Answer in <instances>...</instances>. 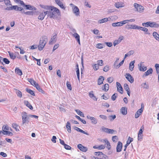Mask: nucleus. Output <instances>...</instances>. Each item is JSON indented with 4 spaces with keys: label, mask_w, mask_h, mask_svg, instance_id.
Here are the masks:
<instances>
[{
    "label": "nucleus",
    "mask_w": 159,
    "mask_h": 159,
    "mask_svg": "<svg viewBox=\"0 0 159 159\" xmlns=\"http://www.w3.org/2000/svg\"><path fill=\"white\" fill-rule=\"evenodd\" d=\"M124 89L126 91L130 90L127 84H124Z\"/></svg>",
    "instance_id": "obj_47"
},
{
    "label": "nucleus",
    "mask_w": 159,
    "mask_h": 159,
    "mask_svg": "<svg viewBox=\"0 0 159 159\" xmlns=\"http://www.w3.org/2000/svg\"><path fill=\"white\" fill-rule=\"evenodd\" d=\"M97 65L99 66H102L103 65V61L102 60H98L97 61Z\"/></svg>",
    "instance_id": "obj_46"
},
{
    "label": "nucleus",
    "mask_w": 159,
    "mask_h": 159,
    "mask_svg": "<svg viewBox=\"0 0 159 159\" xmlns=\"http://www.w3.org/2000/svg\"><path fill=\"white\" fill-rule=\"evenodd\" d=\"M26 90L27 92H28L32 95L35 96V94L33 90L28 88H27Z\"/></svg>",
    "instance_id": "obj_34"
},
{
    "label": "nucleus",
    "mask_w": 159,
    "mask_h": 159,
    "mask_svg": "<svg viewBox=\"0 0 159 159\" xmlns=\"http://www.w3.org/2000/svg\"><path fill=\"white\" fill-rule=\"evenodd\" d=\"M135 62V61H131L129 64V69L131 71H132L133 70L134 68V63Z\"/></svg>",
    "instance_id": "obj_24"
},
{
    "label": "nucleus",
    "mask_w": 159,
    "mask_h": 159,
    "mask_svg": "<svg viewBox=\"0 0 159 159\" xmlns=\"http://www.w3.org/2000/svg\"><path fill=\"white\" fill-rule=\"evenodd\" d=\"M22 122L23 124L28 123L29 122V120L31 117L30 115H27L25 112H23L21 113Z\"/></svg>",
    "instance_id": "obj_3"
},
{
    "label": "nucleus",
    "mask_w": 159,
    "mask_h": 159,
    "mask_svg": "<svg viewBox=\"0 0 159 159\" xmlns=\"http://www.w3.org/2000/svg\"><path fill=\"white\" fill-rule=\"evenodd\" d=\"M103 141L105 142V146L106 147V148L110 150L111 148V146L109 142L108 141V140L107 139H105Z\"/></svg>",
    "instance_id": "obj_17"
},
{
    "label": "nucleus",
    "mask_w": 159,
    "mask_h": 159,
    "mask_svg": "<svg viewBox=\"0 0 159 159\" xmlns=\"http://www.w3.org/2000/svg\"><path fill=\"white\" fill-rule=\"evenodd\" d=\"M36 89L40 92L43 93H44V91L43 90H42V89L40 88L39 85L38 84H37V85L35 86Z\"/></svg>",
    "instance_id": "obj_32"
},
{
    "label": "nucleus",
    "mask_w": 159,
    "mask_h": 159,
    "mask_svg": "<svg viewBox=\"0 0 159 159\" xmlns=\"http://www.w3.org/2000/svg\"><path fill=\"white\" fill-rule=\"evenodd\" d=\"M133 139L131 138L130 137H129L128 138V139L126 141V144L127 145H129V144L133 141Z\"/></svg>",
    "instance_id": "obj_39"
},
{
    "label": "nucleus",
    "mask_w": 159,
    "mask_h": 159,
    "mask_svg": "<svg viewBox=\"0 0 159 159\" xmlns=\"http://www.w3.org/2000/svg\"><path fill=\"white\" fill-rule=\"evenodd\" d=\"M125 28L129 30L130 29H134L138 30V26L135 25H129L127 24L125 26Z\"/></svg>",
    "instance_id": "obj_8"
},
{
    "label": "nucleus",
    "mask_w": 159,
    "mask_h": 159,
    "mask_svg": "<svg viewBox=\"0 0 159 159\" xmlns=\"http://www.w3.org/2000/svg\"><path fill=\"white\" fill-rule=\"evenodd\" d=\"M3 131L2 134L5 135L11 136L13 135V133L12 132L4 130H2Z\"/></svg>",
    "instance_id": "obj_23"
},
{
    "label": "nucleus",
    "mask_w": 159,
    "mask_h": 159,
    "mask_svg": "<svg viewBox=\"0 0 159 159\" xmlns=\"http://www.w3.org/2000/svg\"><path fill=\"white\" fill-rule=\"evenodd\" d=\"M48 38L46 36H43L40 38L39 44L38 45V48L39 50L41 51L43 49L48 42Z\"/></svg>",
    "instance_id": "obj_2"
},
{
    "label": "nucleus",
    "mask_w": 159,
    "mask_h": 159,
    "mask_svg": "<svg viewBox=\"0 0 159 159\" xmlns=\"http://www.w3.org/2000/svg\"><path fill=\"white\" fill-rule=\"evenodd\" d=\"M77 147L80 151L83 152H86L88 150V149L86 147L82 146L81 144H78Z\"/></svg>",
    "instance_id": "obj_11"
},
{
    "label": "nucleus",
    "mask_w": 159,
    "mask_h": 159,
    "mask_svg": "<svg viewBox=\"0 0 159 159\" xmlns=\"http://www.w3.org/2000/svg\"><path fill=\"white\" fill-rule=\"evenodd\" d=\"M40 6L42 8L48 10L46 11L48 17H49L51 18H55L57 14L58 15L60 14V11L59 9L54 7L42 5H40Z\"/></svg>",
    "instance_id": "obj_1"
},
{
    "label": "nucleus",
    "mask_w": 159,
    "mask_h": 159,
    "mask_svg": "<svg viewBox=\"0 0 159 159\" xmlns=\"http://www.w3.org/2000/svg\"><path fill=\"white\" fill-rule=\"evenodd\" d=\"M149 26L151 27L158 28L159 27L158 24L154 22L149 21Z\"/></svg>",
    "instance_id": "obj_12"
},
{
    "label": "nucleus",
    "mask_w": 159,
    "mask_h": 159,
    "mask_svg": "<svg viewBox=\"0 0 159 159\" xmlns=\"http://www.w3.org/2000/svg\"><path fill=\"white\" fill-rule=\"evenodd\" d=\"M9 128L11 129V128H10L9 126L7 125H4L2 128V129H9Z\"/></svg>",
    "instance_id": "obj_60"
},
{
    "label": "nucleus",
    "mask_w": 159,
    "mask_h": 159,
    "mask_svg": "<svg viewBox=\"0 0 159 159\" xmlns=\"http://www.w3.org/2000/svg\"><path fill=\"white\" fill-rule=\"evenodd\" d=\"M12 127L13 128L15 129H18L19 126L16 123H13L12 124Z\"/></svg>",
    "instance_id": "obj_61"
},
{
    "label": "nucleus",
    "mask_w": 159,
    "mask_h": 159,
    "mask_svg": "<svg viewBox=\"0 0 159 159\" xmlns=\"http://www.w3.org/2000/svg\"><path fill=\"white\" fill-rule=\"evenodd\" d=\"M25 15H33L34 14V12L33 11H28L24 12Z\"/></svg>",
    "instance_id": "obj_54"
},
{
    "label": "nucleus",
    "mask_w": 159,
    "mask_h": 159,
    "mask_svg": "<svg viewBox=\"0 0 159 159\" xmlns=\"http://www.w3.org/2000/svg\"><path fill=\"white\" fill-rule=\"evenodd\" d=\"M26 7V9L29 10H36V8L35 7H33L32 6L29 5H25V6Z\"/></svg>",
    "instance_id": "obj_19"
},
{
    "label": "nucleus",
    "mask_w": 159,
    "mask_h": 159,
    "mask_svg": "<svg viewBox=\"0 0 159 159\" xmlns=\"http://www.w3.org/2000/svg\"><path fill=\"white\" fill-rule=\"evenodd\" d=\"M155 67L156 68L157 73L158 74L159 73V64H156L155 65Z\"/></svg>",
    "instance_id": "obj_53"
},
{
    "label": "nucleus",
    "mask_w": 159,
    "mask_h": 159,
    "mask_svg": "<svg viewBox=\"0 0 159 159\" xmlns=\"http://www.w3.org/2000/svg\"><path fill=\"white\" fill-rule=\"evenodd\" d=\"M117 90L121 94H122L123 93V91L121 86L117 88Z\"/></svg>",
    "instance_id": "obj_45"
},
{
    "label": "nucleus",
    "mask_w": 159,
    "mask_h": 159,
    "mask_svg": "<svg viewBox=\"0 0 159 159\" xmlns=\"http://www.w3.org/2000/svg\"><path fill=\"white\" fill-rule=\"evenodd\" d=\"M3 61L6 64H8L10 63V61L7 58H4L3 59Z\"/></svg>",
    "instance_id": "obj_57"
},
{
    "label": "nucleus",
    "mask_w": 159,
    "mask_h": 159,
    "mask_svg": "<svg viewBox=\"0 0 159 159\" xmlns=\"http://www.w3.org/2000/svg\"><path fill=\"white\" fill-rule=\"evenodd\" d=\"M97 148H98V149L101 150L104 149L105 148V146L103 145H101L98 146Z\"/></svg>",
    "instance_id": "obj_64"
},
{
    "label": "nucleus",
    "mask_w": 159,
    "mask_h": 159,
    "mask_svg": "<svg viewBox=\"0 0 159 159\" xmlns=\"http://www.w3.org/2000/svg\"><path fill=\"white\" fill-rule=\"evenodd\" d=\"M118 140V137L116 136H115L112 137V140L114 142H116Z\"/></svg>",
    "instance_id": "obj_56"
},
{
    "label": "nucleus",
    "mask_w": 159,
    "mask_h": 159,
    "mask_svg": "<svg viewBox=\"0 0 159 159\" xmlns=\"http://www.w3.org/2000/svg\"><path fill=\"white\" fill-rule=\"evenodd\" d=\"M66 86L68 89L70 90H72V88L70 83L68 81L66 82Z\"/></svg>",
    "instance_id": "obj_50"
},
{
    "label": "nucleus",
    "mask_w": 159,
    "mask_h": 159,
    "mask_svg": "<svg viewBox=\"0 0 159 159\" xmlns=\"http://www.w3.org/2000/svg\"><path fill=\"white\" fill-rule=\"evenodd\" d=\"M125 59H123L122 61L119 63L118 64V65L117 66V68H118L120 66L122 65L124 62V61Z\"/></svg>",
    "instance_id": "obj_63"
},
{
    "label": "nucleus",
    "mask_w": 159,
    "mask_h": 159,
    "mask_svg": "<svg viewBox=\"0 0 159 159\" xmlns=\"http://www.w3.org/2000/svg\"><path fill=\"white\" fill-rule=\"evenodd\" d=\"M102 155H103V153L101 152H94V155L96 156L101 157Z\"/></svg>",
    "instance_id": "obj_49"
},
{
    "label": "nucleus",
    "mask_w": 159,
    "mask_h": 159,
    "mask_svg": "<svg viewBox=\"0 0 159 159\" xmlns=\"http://www.w3.org/2000/svg\"><path fill=\"white\" fill-rule=\"evenodd\" d=\"M57 34H56L53 36L51 38V40L49 43V44H52L53 43H54L56 42L57 40Z\"/></svg>",
    "instance_id": "obj_16"
},
{
    "label": "nucleus",
    "mask_w": 159,
    "mask_h": 159,
    "mask_svg": "<svg viewBox=\"0 0 159 159\" xmlns=\"http://www.w3.org/2000/svg\"><path fill=\"white\" fill-rule=\"evenodd\" d=\"M104 80V77L103 76H100L98 79V84L100 85L103 83V81Z\"/></svg>",
    "instance_id": "obj_20"
},
{
    "label": "nucleus",
    "mask_w": 159,
    "mask_h": 159,
    "mask_svg": "<svg viewBox=\"0 0 159 159\" xmlns=\"http://www.w3.org/2000/svg\"><path fill=\"white\" fill-rule=\"evenodd\" d=\"M110 70V67H109V66H108V65H107L106 66H105L103 69V70L104 71H105V72H107V71H108L109 70Z\"/></svg>",
    "instance_id": "obj_48"
},
{
    "label": "nucleus",
    "mask_w": 159,
    "mask_h": 159,
    "mask_svg": "<svg viewBox=\"0 0 159 159\" xmlns=\"http://www.w3.org/2000/svg\"><path fill=\"white\" fill-rule=\"evenodd\" d=\"M122 148V144L120 141H119L116 148L117 152H120L121 151Z\"/></svg>",
    "instance_id": "obj_10"
},
{
    "label": "nucleus",
    "mask_w": 159,
    "mask_h": 159,
    "mask_svg": "<svg viewBox=\"0 0 159 159\" xmlns=\"http://www.w3.org/2000/svg\"><path fill=\"white\" fill-rule=\"evenodd\" d=\"M14 90L16 91V93L17 94V96L19 98L22 97V95L21 92L16 89H14Z\"/></svg>",
    "instance_id": "obj_26"
},
{
    "label": "nucleus",
    "mask_w": 159,
    "mask_h": 159,
    "mask_svg": "<svg viewBox=\"0 0 159 159\" xmlns=\"http://www.w3.org/2000/svg\"><path fill=\"white\" fill-rule=\"evenodd\" d=\"M8 53L10 56V57L11 59H14L16 58V56L15 55H14L13 53L8 52Z\"/></svg>",
    "instance_id": "obj_37"
},
{
    "label": "nucleus",
    "mask_w": 159,
    "mask_h": 159,
    "mask_svg": "<svg viewBox=\"0 0 159 159\" xmlns=\"http://www.w3.org/2000/svg\"><path fill=\"white\" fill-rule=\"evenodd\" d=\"M75 111L77 113L81 116L84 117V115L83 113L81 111L79 110H75Z\"/></svg>",
    "instance_id": "obj_35"
},
{
    "label": "nucleus",
    "mask_w": 159,
    "mask_h": 159,
    "mask_svg": "<svg viewBox=\"0 0 159 159\" xmlns=\"http://www.w3.org/2000/svg\"><path fill=\"white\" fill-rule=\"evenodd\" d=\"M64 146V148L66 150H69L71 149V147L67 144H65Z\"/></svg>",
    "instance_id": "obj_62"
},
{
    "label": "nucleus",
    "mask_w": 159,
    "mask_h": 159,
    "mask_svg": "<svg viewBox=\"0 0 159 159\" xmlns=\"http://www.w3.org/2000/svg\"><path fill=\"white\" fill-rule=\"evenodd\" d=\"M46 15H47V12L46 11H44V12H42L38 16V18L40 20H43L44 19L45 16Z\"/></svg>",
    "instance_id": "obj_14"
},
{
    "label": "nucleus",
    "mask_w": 159,
    "mask_h": 159,
    "mask_svg": "<svg viewBox=\"0 0 159 159\" xmlns=\"http://www.w3.org/2000/svg\"><path fill=\"white\" fill-rule=\"evenodd\" d=\"M4 3L7 6L8 5L12 6L11 2L10 0H4Z\"/></svg>",
    "instance_id": "obj_43"
},
{
    "label": "nucleus",
    "mask_w": 159,
    "mask_h": 159,
    "mask_svg": "<svg viewBox=\"0 0 159 159\" xmlns=\"http://www.w3.org/2000/svg\"><path fill=\"white\" fill-rule=\"evenodd\" d=\"M143 63L142 62H141L138 65V66L139 69L140 71L144 72L146 71L147 69L146 66H145L144 65L142 64Z\"/></svg>",
    "instance_id": "obj_6"
},
{
    "label": "nucleus",
    "mask_w": 159,
    "mask_h": 159,
    "mask_svg": "<svg viewBox=\"0 0 159 159\" xmlns=\"http://www.w3.org/2000/svg\"><path fill=\"white\" fill-rule=\"evenodd\" d=\"M143 130H139L138 134V140L140 141H142L143 137Z\"/></svg>",
    "instance_id": "obj_9"
},
{
    "label": "nucleus",
    "mask_w": 159,
    "mask_h": 159,
    "mask_svg": "<svg viewBox=\"0 0 159 159\" xmlns=\"http://www.w3.org/2000/svg\"><path fill=\"white\" fill-rule=\"evenodd\" d=\"M28 81L34 87L37 85V84H38V83L32 79H28Z\"/></svg>",
    "instance_id": "obj_22"
},
{
    "label": "nucleus",
    "mask_w": 159,
    "mask_h": 159,
    "mask_svg": "<svg viewBox=\"0 0 159 159\" xmlns=\"http://www.w3.org/2000/svg\"><path fill=\"white\" fill-rule=\"evenodd\" d=\"M17 11H20L22 13L25 12V11L24 10L23 8L21 7H18L17 9Z\"/></svg>",
    "instance_id": "obj_51"
},
{
    "label": "nucleus",
    "mask_w": 159,
    "mask_h": 159,
    "mask_svg": "<svg viewBox=\"0 0 159 159\" xmlns=\"http://www.w3.org/2000/svg\"><path fill=\"white\" fill-rule=\"evenodd\" d=\"M142 87L144 89H148L149 86L148 84H147L146 83H143L141 84Z\"/></svg>",
    "instance_id": "obj_36"
},
{
    "label": "nucleus",
    "mask_w": 159,
    "mask_h": 159,
    "mask_svg": "<svg viewBox=\"0 0 159 159\" xmlns=\"http://www.w3.org/2000/svg\"><path fill=\"white\" fill-rule=\"evenodd\" d=\"M108 20V18H104L98 20V23L100 24H102L104 22H107Z\"/></svg>",
    "instance_id": "obj_33"
},
{
    "label": "nucleus",
    "mask_w": 159,
    "mask_h": 159,
    "mask_svg": "<svg viewBox=\"0 0 159 159\" xmlns=\"http://www.w3.org/2000/svg\"><path fill=\"white\" fill-rule=\"evenodd\" d=\"M117 95L118 94L117 93H115L111 97V99L113 101H115L116 100V98L117 97Z\"/></svg>",
    "instance_id": "obj_44"
},
{
    "label": "nucleus",
    "mask_w": 159,
    "mask_h": 159,
    "mask_svg": "<svg viewBox=\"0 0 159 159\" xmlns=\"http://www.w3.org/2000/svg\"><path fill=\"white\" fill-rule=\"evenodd\" d=\"M152 72L153 70L151 68H150L147 71L144 73V74L143 75L142 77L143 78L149 75L152 74Z\"/></svg>",
    "instance_id": "obj_13"
},
{
    "label": "nucleus",
    "mask_w": 159,
    "mask_h": 159,
    "mask_svg": "<svg viewBox=\"0 0 159 159\" xmlns=\"http://www.w3.org/2000/svg\"><path fill=\"white\" fill-rule=\"evenodd\" d=\"M70 6H74V7H73L74 8L73 10V12L76 16H79L80 14V11L78 8L77 6H74L72 3L70 4Z\"/></svg>",
    "instance_id": "obj_5"
},
{
    "label": "nucleus",
    "mask_w": 159,
    "mask_h": 159,
    "mask_svg": "<svg viewBox=\"0 0 159 159\" xmlns=\"http://www.w3.org/2000/svg\"><path fill=\"white\" fill-rule=\"evenodd\" d=\"M134 6L138 11L140 13L143 12L144 10V8L143 6L135 3H134Z\"/></svg>",
    "instance_id": "obj_4"
},
{
    "label": "nucleus",
    "mask_w": 159,
    "mask_h": 159,
    "mask_svg": "<svg viewBox=\"0 0 159 159\" xmlns=\"http://www.w3.org/2000/svg\"><path fill=\"white\" fill-rule=\"evenodd\" d=\"M121 113L123 115H125L127 114V108L125 107H122L120 109Z\"/></svg>",
    "instance_id": "obj_21"
},
{
    "label": "nucleus",
    "mask_w": 159,
    "mask_h": 159,
    "mask_svg": "<svg viewBox=\"0 0 159 159\" xmlns=\"http://www.w3.org/2000/svg\"><path fill=\"white\" fill-rule=\"evenodd\" d=\"M24 104L30 109L32 110L33 109L32 106L27 101H25L24 102Z\"/></svg>",
    "instance_id": "obj_28"
},
{
    "label": "nucleus",
    "mask_w": 159,
    "mask_h": 159,
    "mask_svg": "<svg viewBox=\"0 0 159 159\" xmlns=\"http://www.w3.org/2000/svg\"><path fill=\"white\" fill-rule=\"evenodd\" d=\"M103 130L105 132L107 133L113 134L115 132V130H106L105 131V130Z\"/></svg>",
    "instance_id": "obj_42"
},
{
    "label": "nucleus",
    "mask_w": 159,
    "mask_h": 159,
    "mask_svg": "<svg viewBox=\"0 0 159 159\" xmlns=\"http://www.w3.org/2000/svg\"><path fill=\"white\" fill-rule=\"evenodd\" d=\"M134 53V51L133 50H131L129 51L125 55L124 59L126 58L127 57L130 56L131 55L133 54Z\"/></svg>",
    "instance_id": "obj_29"
},
{
    "label": "nucleus",
    "mask_w": 159,
    "mask_h": 159,
    "mask_svg": "<svg viewBox=\"0 0 159 159\" xmlns=\"http://www.w3.org/2000/svg\"><path fill=\"white\" fill-rule=\"evenodd\" d=\"M129 22V20H125L120 22L121 26L123 25L128 23Z\"/></svg>",
    "instance_id": "obj_59"
},
{
    "label": "nucleus",
    "mask_w": 159,
    "mask_h": 159,
    "mask_svg": "<svg viewBox=\"0 0 159 159\" xmlns=\"http://www.w3.org/2000/svg\"><path fill=\"white\" fill-rule=\"evenodd\" d=\"M92 121V123L93 124H96L97 123V121L96 120V119L94 117H92L91 119Z\"/></svg>",
    "instance_id": "obj_58"
},
{
    "label": "nucleus",
    "mask_w": 159,
    "mask_h": 159,
    "mask_svg": "<svg viewBox=\"0 0 159 159\" xmlns=\"http://www.w3.org/2000/svg\"><path fill=\"white\" fill-rule=\"evenodd\" d=\"M75 117L78 119H79V120H80L83 124H86V122L85 121V120L82 119L79 116H76Z\"/></svg>",
    "instance_id": "obj_41"
},
{
    "label": "nucleus",
    "mask_w": 159,
    "mask_h": 159,
    "mask_svg": "<svg viewBox=\"0 0 159 159\" xmlns=\"http://www.w3.org/2000/svg\"><path fill=\"white\" fill-rule=\"evenodd\" d=\"M73 36L75 37L76 39L77 42L79 44H80V38L79 35L77 33H75L73 34Z\"/></svg>",
    "instance_id": "obj_25"
},
{
    "label": "nucleus",
    "mask_w": 159,
    "mask_h": 159,
    "mask_svg": "<svg viewBox=\"0 0 159 159\" xmlns=\"http://www.w3.org/2000/svg\"><path fill=\"white\" fill-rule=\"evenodd\" d=\"M152 35L156 40L159 41V34L157 32H154Z\"/></svg>",
    "instance_id": "obj_27"
},
{
    "label": "nucleus",
    "mask_w": 159,
    "mask_h": 159,
    "mask_svg": "<svg viewBox=\"0 0 159 159\" xmlns=\"http://www.w3.org/2000/svg\"><path fill=\"white\" fill-rule=\"evenodd\" d=\"M119 60V58H117L116 61L114 62V64L113 66L114 67H116V69H117V65H118V62Z\"/></svg>",
    "instance_id": "obj_55"
},
{
    "label": "nucleus",
    "mask_w": 159,
    "mask_h": 159,
    "mask_svg": "<svg viewBox=\"0 0 159 159\" xmlns=\"http://www.w3.org/2000/svg\"><path fill=\"white\" fill-rule=\"evenodd\" d=\"M15 72L19 75H21L22 74L21 70L18 68H16Z\"/></svg>",
    "instance_id": "obj_30"
},
{
    "label": "nucleus",
    "mask_w": 159,
    "mask_h": 159,
    "mask_svg": "<svg viewBox=\"0 0 159 159\" xmlns=\"http://www.w3.org/2000/svg\"><path fill=\"white\" fill-rule=\"evenodd\" d=\"M112 25L113 27L121 26L120 22L113 23Z\"/></svg>",
    "instance_id": "obj_38"
},
{
    "label": "nucleus",
    "mask_w": 159,
    "mask_h": 159,
    "mask_svg": "<svg viewBox=\"0 0 159 159\" xmlns=\"http://www.w3.org/2000/svg\"><path fill=\"white\" fill-rule=\"evenodd\" d=\"M116 118L115 115L110 116H108V118L111 121H112Z\"/></svg>",
    "instance_id": "obj_40"
},
{
    "label": "nucleus",
    "mask_w": 159,
    "mask_h": 159,
    "mask_svg": "<svg viewBox=\"0 0 159 159\" xmlns=\"http://www.w3.org/2000/svg\"><path fill=\"white\" fill-rule=\"evenodd\" d=\"M143 108H142V107H141V108L139 109L137 111L136 113L135 114V118H138L139 116L141 115L142 112H143Z\"/></svg>",
    "instance_id": "obj_15"
},
{
    "label": "nucleus",
    "mask_w": 159,
    "mask_h": 159,
    "mask_svg": "<svg viewBox=\"0 0 159 159\" xmlns=\"http://www.w3.org/2000/svg\"><path fill=\"white\" fill-rule=\"evenodd\" d=\"M126 78L131 83H132L134 82V79L133 77L129 73H126L125 75Z\"/></svg>",
    "instance_id": "obj_7"
},
{
    "label": "nucleus",
    "mask_w": 159,
    "mask_h": 159,
    "mask_svg": "<svg viewBox=\"0 0 159 159\" xmlns=\"http://www.w3.org/2000/svg\"><path fill=\"white\" fill-rule=\"evenodd\" d=\"M140 29L141 30L145 32V34H148L149 35L150 34V33L148 32V29L144 27H140L138 26V30Z\"/></svg>",
    "instance_id": "obj_18"
},
{
    "label": "nucleus",
    "mask_w": 159,
    "mask_h": 159,
    "mask_svg": "<svg viewBox=\"0 0 159 159\" xmlns=\"http://www.w3.org/2000/svg\"><path fill=\"white\" fill-rule=\"evenodd\" d=\"M109 85L107 84H106L102 88V90L105 92H107L109 89Z\"/></svg>",
    "instance_id": "obj_31"
},
{
    "label": "nucleus",
    "mask_w": 159,
    "mask_h": 159,
    "mask_svg": "<svg viewBox=\"0 0 159 159\" xmlns=\"http://www.w3.org/2000/svg\"><path fill=\"white\" fill-rule=\"evenodd\" d=\"M93 69L95 70H97L99 69L98 66L96 64H94L93 66Z\"/></svg>",
    "instance_id": "obj_52"
}]
</instances>
